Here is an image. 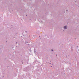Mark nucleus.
Segmentation results:
<instances>
[{
  "label": "nucleus",
  "mask_w": 79,
  "mask_h": 79,
  "mask_svg": "<svg viewBox=\"0 0 79 79\" xmlns=\"http://www.w3.org/2000/svg\"><path fill=\"white\" fill-rule=\"evenodd\" d=\"M52 50V51H53V50Z\"/></svg>",
  "instance_id": "nucleus-2"
},
{
  "label": "nucleus",
  "mask_w": 79,
  "mask_h": 79,
  "mask_svg": "<svg viewBox=\"0 0 79 79\" xmlns=\"http://www.w3.org/2000/svg\"><path fill=\"white\" fill-rule=\"evenodd\" d=\"M64 27L65 29H67V28H66V26H64Z\"/></svg>",
  "instance_id": "nucleus-1"
}]
</instances>
